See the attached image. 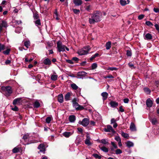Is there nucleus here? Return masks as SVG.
Here are the masks:
<instances>
[{"instance_id":"680f3d73","label":"nucleus","mask_w":159,"mask_h":159,"mask_svg":"<svg viewBox=\"0 0 159 159\" xmlns=\"http://www.w3.org/2000/svg\"><path fill=\"white\" fill-rule=\"evenodd\" d=\"M155 85L157 87H159V81L156 80L155 82Z\"/></svg>"},{"instance_id":"c03bdc74","label":"nucleus","mask_w":159,"mask_h":159,"mask_svg":"<svg viewBox=\"0 0 159 159\" xmlns=\"http://www.w3.org/2000/svg\"><path fill=\"white\" fill-rule=\"evenodd\" d=\"M118 68L115 67H109L107 69V70H110L111 71L116 70Z\"/></svg>"},{"instance_id":"cd10ccee","label":"nucleus","mask_w":159,"mask_h":159,"mask_svg":"<svg viewBox=\"0 0 159 159\" xmlns=\"http://www.w3.org/2000/svg\"><path fill=\"white\" fill-rule=\"evenodd\" d=\"M84 109V107L80 105H79L77 107H76V109H75L77 111L79 110H82Z\"/></svg>"},{"instance_id":"412c9836","label":"nucleus","mask_w":159,"mask_h":159,"mask_svg":"<svg viewBox=\"0 0 159 159\" xmlns=\"http://www.w3.org/2000/svg\"><path fill=\"white\" fill-rule=\"evenodd\" d=\"M69 120L71 122H73L75 120V116L74 115H71L69 116Z\"/></svg>"},{"instance_id":"bf43d9fd","label":"nucleus","mask_w":159,"mask_h":159,"mask_svg":"<svg viewBox=\"0 0 159 159\" xmlns=\"http://www.w3.org/2000/svg\"><path fill=\"white\" fill-rule=\"evenodd\" d=\"M111 145L114 147V148L116 149L117 148V146L115 144V143L114 142H111Z\"/></svg>"},{"instance_id":"6ab92c4d","label":"nucleus","mask_w":159,"mask_h":159,"mask_svg":"<svg viewBox=\"0 0 159 159\" xmlns=\"http://www.w3.org/2000/svg\"><path fill=\"white\" fill-rule=\"evenodd\" d=\"M21 99L22 98H18L15 99L14 100L13 102V104L15 105L17 103H20V101L21 100Z\"/></svg>"},{"instance_id":"de8ad7c7","label":"nucleus","mask_w":159,"mask_h":159,"mask_svg":"<svg viewBox=\"0 0 159 159\" xmlns=\"http://www.w3.org/2000/svg\"><path fill=\"white\" fill-rule=\"evenodd\" d=\"M51 120V118L50 117H48L46 119V122L48 123H50V121Z\"/></svg>"},{"instance_id":"c9c22d12","label":"nucleus","mask_w":159,"mask_h":159,"mask_svg":"<svg viewBox=\"0 0 159 159\" xmlns=\"http://www.w3.org/2000/svg\"><path fill=\"white\" fill-rule=\"evenodd\" d=\"M11 49L10 48H8L6 50L3 51V53L6 55H8Z\"/></svg>"},{"instance_id":"7c9ffc66","label":"nucleus","mask_w":159,"mask_h":159,"mask_svg":"<svg viewBox=\"0 0 159 159\" xmlns=\"http://www.w3.org/2000/svg\"><path fill=\"white\" fill-rule=\"evenodd\" d=\"M71 87L74 90H76L78 89V86L75 83H73L71 84Z\"/></svg>"},{"instance_id":"79ce46f5","label":"nucleus","mask_w":159,"mask_h":159,"mask_svg":"<svg viewBox=\"0 0 159 159\" xmlns=\"http://www.w3.org/2000/svg\"><path fill=\"white\" fill-rule=\"evenodd\" d=\"M145 24L146 25L149 27H152L153 25V24L150 21H146L145 22Z\"/></svg>"},{"instance_id":"423d86ee","label":"nucleus","mask_w":159,"mask_h":159,"mask_svg":"<svg viewBox=\"0 0 159 159\" xmlns=\"http://www.w3.org/2000/svg\"><path fill=\"white\" fill-rule=\"evenodd\" d=\"M104 130L106 132H110L111 131L113 133H115L116 132L113 129L112 126L110 125H108L107 126V128H104Z\"/></svg>"},{"instance_id":"dca6fc26","label":"nucleus","mask_w":159,"mask_h":159,"mask_svg":"<svg viewBox=\"0 0 159 159\" xmlns=\"http://www.w3.org/2000/svg\"><path fill=\"white\" fill-rule=\"evenodd\" d=\"M72 102L73 107H75L76 109V107H77L79 105L76 102V99L75 98L73 99L72 101Z\"/></svg>"},{"instance_id":"603ef678","label":"nucleus","mask_w":159,"mask_h":159,"mask_svg":"<svg viewBox=\"0 0 159 159\" xmlns=\"http://www.w3.org/2000/svg\"><path fill=\"white\" fill-rule=\"evenodd\" d=\"M128 65L129 67L132 69H134L135 68L134 67V65L131 62L129 63L128 64Z\"/></svg>"},{"instance_id":"3c124183","label":"nucleus","mask_w":159,"mask_h":159,"mask_svg":"<svg viewBox=\"0 0 159 159\" xmlns=\"http://www.w3.org/2000/svg\"><path fill=\"white\" fill-rule=\"evenodd\" d=\"M151 122L153 125H155L157 123V120L155 118H153L152 119Z\"/></svg>"},{"instance_id":"7ed1b4c3","label":"nucleus","mask_w":159,"mask_h":159,"mask_svg":"<svg viewBox=\"0 0 159 159\" xmlns=\"http://www.w3.org/2000/svg\"><path fill=\"white\" fill-rule=\"evenodd\" d=\"M57 45L58 51L59 52L65 51V49L67 51H69V48L66 47L65 45L62 44V42L61 41L58 42Z\"/></svg>"},{"instance_id":"8fccbe9b","label":"nucleus","mask_w":159,"mask_h":159,"mask_svg":"<svg viewBox=\"0 0 159 159\" xmlns=\"http://www.w3.org/2000/svg\"><path fill=\"white\" fill-rule=\"evenodd\" d=\"M73 10L75 14H78L80 12V11L79 9H74Z\"/></svg>"},{"instance_id":"37998d69","label":"nucleus","mask_w":159,"mask_h":159,"mask_svg":"<svg viewBox=\"0 0 159 159\" xmlns=\"http://www.w3.org/2000/svg\"><path fill=\"white\" fill-rule=\"evenodd\" d=\"M93 156L96 158L100 159L101 158V156H99L97 154H93Z\"/></svg>"},{"instance_id":"c85d7f7f","label":"nucleus","mask_w":159,"mask_h":159,"mask_svg":"<svg viewBox=\"0 0 159 159\" xmlns=\"http://www.w3.org/2000/svg\"><path fill=\"white\" fill-rule=\"evenodd\" d=\"M99 148L102 151L104 152H107L108 151V148L105 147H100L99 146Z\"/></svg>"},{"instance_id":"f3484780","label":"nucleus","mask_w":159,"mask_h":159,"mask_svg":"<svg viewBox=\"0 0 159 159\" xmlns=\"http://www.w3.org/2000/svg\"><path fill=\"white\" fill-rule=\"evenodd\" d=\"M126 146L129 148H130L131 147H132L134 146V144L133 143L129 141H128L126 143Z\"/></svg>"},{"instance_id":"b1692460","label":"nucleus","mask_w":159,"mask_h":159,"mask_svg":"<svg viewBox=\"0 0 159 159\" xmlns=\"http://www.w3.org/2000/svg\"><path fill=\"white\" fill-rule=\"evenodd\" d=\"M130 128L131 130L132 131H134L136 130L135 125L134 123L132 122L131 123Z\"/></svg>"},{"instance_id":"aec40b11","label":"nucleus","mask_w":159,"mask_h":159,"mask_svg":"<svg viewBox=\"0 0 159 159\" xmlns=\"http://www.w3.org/2000/svg\"><path fill=\"white\" fill-rule=\"evenodd\" d=\"M71 94L70 93H67L65 95V99L66 101H67L70 100V98Z\"/></svg>"},{"instance_id":"39448f33","label":"nucleus","mask_w":159,"mask_h":159,"mask_svg":"<svg viewBox=\"0 0 159 159\" xmlns=\"http://www.w3.org/2000/svg\"><path fill=\"white\" fill-rule=\"evenodd\" d=\"M89 120L85 118L83 119L82 121L79 122V123L84 126H86L89 124Z\"/></svg>"},{"instance_id":"69168bd1","label":"nucleus","mask_w":159,"mask_h":159,"mask_svg":"<svg viewBox=\"0 0 159 159\" xmlns=\"http://www.w3.org/2000/svg\"><path fill=\"white\" fill-rule=\"evenodd\" d=\"M116 120H115L114 118L111 119V124L116 123Z\"/></svg>"},{"instance_id":"0eeeda50","label":"nucleus","mask_w":159,"mask_h":159,"mask_svg":"<svg viewBox=\"0 0 159 159\" xmlns=\"http://www.w3.org/2000/svg\"><path fill=\"white\" fill-rule=\"evenodd\" d=\"M4 90L7 92V95L9 96L12 93V90L11 87L10 86H7L4 87Z\"/></svg>"},{"instance_id":"338daca9","label":"nucleus","mask_w":159,"mask_h":159,"mask_svg":"<svg viewBox=\"0 0 159 159\" xmlns=\"http://www.w3.org/2000/svg\"><path fill=\"white\" fill-rule=\"evenodd\" d=\"M124 102L125 103H128L129 101V99L128 98H125L123 100Z\"/></svg>"},{"instance_id":"052dcab7","label":"nucleus","mask_w":159,"mask_h":159,"mask_svg":"<svg viewBox=\"0 0 159 159\" xmlns=\"http://www.w3.org/2000/svg\"><path fill=\"white\" fill-rule=\"evenodd\" d=\"M85 9L88 11H89L91 10V6L90 5L87 6L86 7Z\"/></svg>"},{"instance_id":"e2e57ef3","label":"nucleus","mask_w":159,"mask_h":159,"mask_svg":"<svg viewBox=\"0 0 159 159\" xmlns=\"http://www.w3.org/2000/svg\"><path fill=\"white\" fill-rule=\"evenodd\" d=\"M155 27L156 28V29L159 32V25L158 24H156L155 25Z\"/></svg>"},{"instance_id":"864d4df0","label":"nucleus","mask_w":159,"mask_h":159,"mask_svg":"<svg viewBox=\"0 0 159 159\" xmlns=\"http://www.w3.org/2000/svg\"><path fill=\"white\" fill-rule=\"evenodd\" d=\"M132 55L131 51L130 50H127L126 52V55L128 56H131Z\"/></svg>"},{"instance_id":"6e6552de","label":"nucleus","mask_w":159,"mask_h":159,"mask_svg":"<svg viewBox=\"0 0 159 159\" xmlns=\"http://www.w3.org/2000/svg\"><path fill=\"white\" fill-rule=\"evenodd\" d=\"M7 26V22L5 21L2 20L0 24V33L2 30V27L6 28Z\"/></svg>"},{"instance_id":"e433bc0d","label":"nucleus","mask_w":159,"mask_h":159,"mask_svg":"<svg viewBox=\"0 0 159 159\" xmlns=\"http://www.w3.org/2000/svg\"><path fill=\"white\" fill-rule=\"evenodd\" d=\"M40 106V104L38 101H36L35 102L34 104V107L35 108H38Z\"/></svg>"},{"instance_id":"774afa93","label":"nucleus","mask_w":159,"mask_h":159,"mask_svg":"<svg viewBox=\"0 0 159 159\" xmlns=\"http://www.w3.org/2000/svg\"><path fill=\"white\" fill-rule=\"evenodd\" d=\"M154 11L156 13L159 12V9L157 8H154L153 9Z\"/></svg>"},{"instance_id":"4c0bfd02","label":"nucleus","mask_w":159,"mask_h":159,"mask_svg":"<svg viewBox=\"0 0 159 159\" xmlns=\"http://www.w3.org/2000/svg\"><path fill=\"white\" fill-rule=\"evenodd\" d=\"M29 138L30 136L29 134H26L24 135L23 137L22 138L24 140H26L27 139H29Z\"/></svg>"},{"instance_id":"a19ab883","label":"nucleus","mask_w":159,"mask_h":159,"mask_svg":"<svg viewBox=\"0 0 159 159\" xmlns=\"http://www.w3.org/2000/svg\"><path fill=\"white\" fill-rule=\"evenodd\" d=\"M120 3L121 5L123 6H125L127 4L126 1L123 0H120Z\"/></svg>"},{"instance_id":"f8f14e48","label":"nucleus","mask_w":159,"mask_h":159,"mask_svg":"<svg viewBox=\"0 0 159 159\" xmlns=\"http://www.w3.org/2000/svg\"><path fill=\"white\" fill-rule=\"evenodd\" d=\"M73 2L76 6H79L82 3L81 0H73Z\"/></svg>"},{"instance_id":"4d7b16f0","label":"nucleus","mask_w":159,"mask_h":159,"mask_svg":"<svg viewBox=\"0 0 159 159\" xmlns=\"http://www.w3.org/2000/svg\"><path fill=\"white\" fill-rule=\"evenodd\" d=\"M115 140L117 141H120L121 140L119 136H116L115 138Z\"/></svg>"},{"instance_id":"c756f323","label":"nucleus","mask_w":159,"mask_h":159,"mask_svg":"<svg viewBox=\"0 0 159 159\" xmlns=\"http://www.w3.org/2000/svg\"><path fill=\"white\" fill-rule=\"evenodd\" d=\"M24 45L27 48H29L30 45V42L29 41H27L24 42Z\"/></svg>"},{"instance_id":"13d9d810","label":"nucleus","mask_w":159,"mask_h":159,"mask_svg":"<svg viewBox=\"0 0 159 159\" xmlns=\"http://www.w3.org/2000/svg\"><path fill=\"white\" fill-rule=\"evenodd\" d=\"M11 110L14 111H17L18 110V108L16 106H15L14 107L11 108Z\"/></svg>"},{"instance_id":"ddd939ff","label":"nucleus","mask_w":159,"mask_h":159,"mask_svg":"<svg viewBox=\"0 0 159 159\" xmlns=\"http://www.w3.org/2000/svg\"><path fill=\"white\" fill-rule=\"evenodd\" d=\"M73 133L70 132H65L63 133V135L66 137L68 138L71 136Z\"/></svg>"},{"instance_id":"49530a36","label":"nucleus","mask_w":159,"mask_h":159,"mask_svg":"<svg viewBox=\"0 0 159 159\" xmlns=\"http://www.w3.org/2000/svg\"><path fill=\"white\" fill-rule=\"evenodd\" d=\"M97 63H93L92 64L91 66L92 69V70L94 69L97 67Z\"/></svg>"},{"instance_id":"58836bf2","label":"nucleus","mask_w":159,"mask_h":159,"mask_svg":"<svg viewBox=\"0 0 159 159\" xmlns=\"http://www.w3.org/2000/svg\"><path fill=\"white\" fill-rule=\"evenodd\" d=\"M33 17L34 20H37L39 19V15L37 12L34 13Z\"/></svg>"},{"instance_id":"f257e3e1","label":"nucleus","mask_w":159,"mask_h":159,"mask_svg":"<svg viewBox=\"0 0 159 159\" xmlns=\"http://www.w3.org/2000/svg\"><path fill=\"white\" fill-rule=\"evenodd\" d=\"M89 22L91 24H94L95 23L99 22L101 20L102 14L98 11H96L89 14Z\"/></svg>"},{"instance_id":"5701e85b","label":"nucleus","mask_w":159,"mask_h":159,"mask_svg":"<svg viewBox=\"0 0 159 159\" xmlns=\"http://www.w3.org/2000/svg\"><path fill=\"white\" fill-rule=\"evenodd\" d=\"M82 141V139L80 138V137H77L75 141V143L77 145H78Z\"/></svg>"},{"instance_id":"393cba45","label":"nucleus","mask_w":159,"mask_h":159,"mask_svg":"<svg viewBox=\"0 0 159 159\" xmlns=\"http://www.w3.org/2000/svg\"><path fill=\"white\" fill-rule=\"evenodd\" d=\"M35 25L37 26H39L41 25L40 20V19H37L36 20L34 21Z\"/></svg>"},{"instance_id":"5fc2aeb1","label":"nucleus","mask_w":159,"mask_h":159,"mask_svg":"<svg viewBox=\"0 0 159 159\" xmlns=\"http://www.w3.org/2000/svg\"><path fill=\"white\" fill-rule=\"evenodd\" d=\"M114 77L112 75H107L104 77V78L107 79V78H114Z\"/></svg>"},{"instance_id":"bb28decb","label":"nucleus","mask_w":159,"mask_h":159,"mask_svg":"<svg viewBox=\"0 0 159 159\" xmlns=\"http://www.w3.org/2000/svg\"><path fill=\"white\" fill-rule=\"evenodd\" d=\"M90 138L89 137L88 138L87 136V138L85 140V143L86 144H87L88 145H90L91 144V143L90 142V141L89 140Z\"/></svg>"},{"instance_id":"6e6d98bb","label":"nucleus","mask_w":159,"mask_h":159,"mask_svg":"<svg viewBox=\"0 0 159 159\" xmlns=\"http://www.w3.org/2000/svg\"><path fill=\"white\" fill-rule=\"evenodd\" d=\"M144 15H143V14L140 15L138 16V19L139 20H142L143 18V17H144Z\"/></svg>"},{"instance_id":"09e8293b","label":"nucleus","mask_w":159,"mask_h":159,"mask_svg":"<svg viewBox=\"0 0 159 159\" xmlns=\"http://www.w3.org/2000/svg\"><path fill=\"white\" fill-rule=\"evenodd\" d=\"M122 153V151L119 149H117L115 151V153L116 154H120L121 153Z\"/></svg>"},{"instance_id":"2f4dec72","label":"nucleus","mask_w":159,"mask_h":159,"mask_svg":"<svg viewBox=\"0 0 159 159\" xmlns=\"http://www.w3.org/2000/svg\"><path fill=\"white\" fill-rule=\"evenodd\" d=\"M121 135L122 136L125 138H128L129 137V135L128 134L124 133L123 131L121 132Z\"/></svg>"},{"instance_id":"f03ea898","label":"nucleus","mask_w":159,"mask_h":159,"mask_svg":"<svg viewBox=\"0 0 159 159\" xmlns=\"http://www.w3.org/2000/svg\"><path fill=\"white\" fill-rule=\"evenodd\" d=\"M90 48L89 46L85 47L79 50L77 52V53L79 55H85L87 54L88 52L90 51Z\"/></svg>"},{"instance_id":"1a4fd4ad","label":"nucleus","mask_w":159,"mask_h":159,"mask_svg":"<svg viewBox=\"0 0 159 159\" xmlns=\"http://www.w3.org/2000/svg\"><path fill=\"white\" fill-rule=\"evenodd\" d=\"M38 148L40 150V152H43V153H44L45 149L44 145L43 144H40L38 146Z\"/></svg>"},{"instance_id":"20e7f679","label":"nucleus","mask_w":159,"mask_h":159,"mask_svg":"<svg viewBox=\"0 0 159 159\" xmlns=\"http://www.w3.org/2000/svg\"><path fill=\"white\" fill-rule=\"evenodd\" d=\"M87 74V73L84 71H79L77 73L76 77L78 79H83L86 76Z\"/></svg>"},{"instance_id":"4be33fe9","label":"nucleus","mask_w":159,"mask_h":159,"mask_svg":"<svg viewBox=\"0 0 159 159\" xmlns=\"http://www.w3.org/2000/svg\"><path fill=\"white\" fill-rule=\"evenodd\" d=\"M58 101L60 103H61L63 102V96L62 94H61L58 95Z\"/></svg>"},{"instance_id":"9b49d317","label":"nucleus","mask_w":159,"mask_h":159,"mask_svg":"<svg viewBox=\"0 0 159 159\" xmlns=\"http://www.w3.org/2000/svg\"><path fill=\"white\" fill-rule=\"evenodd\" d=\"M110 104L111 107L112 108L116 107L118 105V103L114 101H111L110 102Z\"/></svg>"},{"instance_id":"a18cd8bd","label":"nucleus","mask_w":159,"mask_h":159,"mask_svg":"<svg viewBox=\"0 0 159 159\" xmlns=\"http://www.w3.org/2000/svg\"><path fill=\"white\" fill-rule=\"evenodd\" d=\"M144 92L148 93H149L151 92V90L148 88H144Z\"/></svg>"},{"instance_id":"0e129e2a","label":"nucleus","mask_w":159,"mask_h":159,"mask_svg":"<svg viewBox=\"0 0 159 159\" xmlns=\"http://www.w3.org/2000/svg\"><path fill=\"white\" fill-rule=\"evenodd\" d=\"M119 111L121 112H123L124 111V110L123 108V106H122L120 107Z\"/></svg>"},{"instance_id":"ea45409f","label":"nucleus","mask_w":159,"mask_h":159,"mask_svg":"<svg viewBox=\"0 0 159 159\" xmlns=\"http://www.w3.org/2000/svg\"><path fill=\"white\" fill-rule=\"evenodd\" d=\"M5 49V45L0 43V52Z\"/></svg>"},{"instance_id":"f704fd0d","label":"nucleus","mask_w":159,"mask_h":159,"mask_svg":"<svg viewBox=\"0 0 159 159\" xmlns=\"http://www.w3.org/2000/svg\"><path fill=\"white\" fill-rule=\"evenodd\" d=\"M101 143L105 145H107L108 143L106 139H103L101 140Z\"/></svg>"},{"instance_id":"72a5a7b5","label":"nucleus","mask_w":159,"mask_h":159,"mask_svg":"<svg viewBox=\"0 0 159 159\" xmlns=\"http://www.w3.org/2000/svg\"><path fill=\"white\" fill-rule=\"evenodd\" d=\"M19 152V148L17 147L14 148L12 150V152L14 153H17Z\"/></svg>"},{"instance_id":"a878e982","label":"nucleus","mask_w":159,"mask_h":159,"mask_svg":"<svg viewBox=\"0 0 159 159\" xmlns=\"http://www.w3.org/2000/svg\"><path fill=\"white\" fill-rule=\"evenodd\" d=\"M106 49H109L111 47V42L110 41L107 42L106 44Z\"/></svg>"},{"instance_id":"2eb2a0df","label":"nucleus","mask_w":159,"mask_h":159,"mask_svg":"<svg viewBox=\"0 0 159 159\" xmlns=\"http://www.w3.org/2000/svg\"><path fill=\"white\" fill-rule=\"evenodd\" d=\"M152 38V35L149 34L148 33L146 34L144 37V39L147 40L151 39Z\"/></svg>"},{"instance_id":"4468645a","label":"nucleus","mask_w":159,"mask_h":159,"mask_svg":"<svg viewBox=\"0 0 159 159\" xmlns=\"http://www.w3.org/2000/svg\"><path fill=\"white\" fill-rule=\"evenodd\" d=\"M43 62L45 65H50L51 64V61L48 58L45 59Z\"/></svg>"},{"instance_id":"9d476101","label":"nucleus","mask_w":159,"mask_h":159,"mask_svg":"<svg viewBox=\"0 0 159 159\" xmlns=\"http://www.w3.org/2000/svg\"><path fill=\"white\" fill-rule=\"evenodd\" d=\"M152 101L150 98L146 100V104L148 107H152Z\"/></svg>"},{"instance_id":"a211bd4d","label":"nucleus","mask_w":159,"mask_h":159,"mask_svg":"<svg viewBox=\"0 0 159 159\" xmlns=\"http://www.w3.org/2000/svg\"><path fill=\"white\" fill-rule=\"evenodd\" d=\"M101 95L103 97V100H104L106 99L107 98L108 94L106 92H104L101 93Z\"/></svg>"},{"instance_id":"473e14b6","label":"nucleus","mask_w":159,"mask_h":159,"mask_svg":"<svg viewBox=\"0 0 159 159\" xmlns=\"http://www.w3.org/2000/svg\"><path fill=\"white\" fill-rule=\"evenodd\" d=\"M57 75H52L51 76V79L52 80L55 81L57 80Z\"/></svg>"}]
</instances>
